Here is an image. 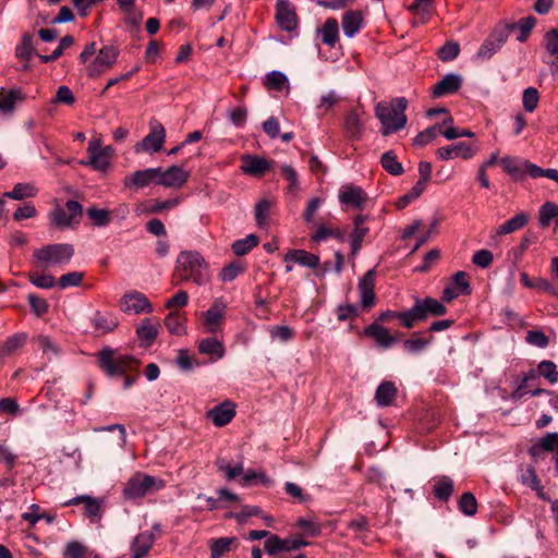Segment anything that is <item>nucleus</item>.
I'll return each instance as SVG.
<instances>
[{
  "mask_svg": "<svg viewBox=\"0 0 558 558\" xmlns=\"http://www.w3.org/2000/svg\"><path fill=\"white\" fill-rule=\"evenodd\" d=\"M447 313V307L437 299L426 296L424 299H415L414 305L404 312L386 311L383 312L378 320L388 322L390 319H399L401 326L411 329L415 324L425 322L429 316L437 317Z\"/></svg>",
  "mask_w": 558,
  "mask_h": 558,
  "instance_id": "obj_1",
  "label": "nucleus"
},
{
  "mask_svg": "<svg viewBox=\"0 0 558 558\" xmlns=\"http://www.w3.org/2000/svg\"><path fill=\"white\" fill-rule=\"evenodd\" d=\"M408 108V100L404 97H398L390 102L380 101L376 105L375 116L380 121L381 134L388 136L402 130L408 118L405 110Z\"/></svg>",
  "mask_w": 558,
  "mask_h": 558,
  "instance_id": "obj_2",
  "label": "nucleus"
},
{
  "mask_svg": "<svg viewBox=\"0 0 558 558\" xmlns=\"http://www.w3.org/2000/svg\"><path fill=\"white\" fill-rule=\"evenodd\" d=\"M175 276L181 282L192 280L197 286H204L210 280L208 265L196 251H184L179 254Z\"/></svg>",
  "mask_w": 558,
  "mask_h": 558,
  "instance_id": "obj_3",
  "label": "nucleus"
},
{
  "mask_svg": "<svg viewBox=\"0 0 558 558\" xmlns=\"http://www.w3.org/2000/svg\"><path fill=\"white\" fill-rule=\"evenodd\" d=\"M513 31H517V40L523 41V19L515 23H499L478 48L476 59H490Z\"/></svg>",
  "mask_w": 558,
  "mask_h": 558,
  "instance_id": "obj_4",
  "label": "nucleus"
},
{
  "mask_svg": "<svg viewBox=\"0 0 558 558\" xmlns=\"http://www.w3.org/2000/svg\"><path fill=\"white\" fill-rule=\"evenodd\" d=\"M98 366L109 377L125 375L138 367L140 362L131 356L119 354L110 347H105L97 353Z\"/></svg>",
  "mask_w": 558,
  "mask_h": 558,
  "instance_id": "obj_5",
  "label": "nucleus"
},
{
  "mask_svg": "<svg viewBox=\"0 0 558 558\" xmlns=\"http://www.w3.org/2000/svg\"><path fill=\"white\" fill-rule=\"evenodd\" d=\"M74 255V247L68 243L48 244L34 252V258L45 266L65 265Z\"/></svg>",
  "mask_w": 558,
  "mask_h": 558,
  "instance_id": "obj_6",
  "label": "nucleus"
},
{
  "mask_svg": "<svg viewBox=\"0 0 558 558\" xmlns=\"http://www.w3.org/2000/svg\"><path fill=\"white\" fill-rule=\"evenodd\" d=\"M163 486L162 480H157L151 475L138 472L126 482L123 495L126 499H137L154 490H159Z\"/></svg>",
  "mask_w": 558,
  "mask_h": 558,
  "instance_id": "obj_7",
  "label": "nucleus"
},
{
  "mask_svg": "<svg viewBox=\"0 0 558 558\" xmlns=\"http://www.w3.org/2000/svg\"><path fill=\"white\" fill-rule=\"evenodd\" d=\"M83 216V206L73 199H69L64 207L57 206L49 219L59 229L75 228Z\"/></svg>",
  "mask_w": 558,
  "mask_h": 558,
  "instance_id": "obj_8",
  "label": "nucleus"
},
{
  "mask_svg": "<svg viewBox=\"0 0 558 558\" xmlns=\"http://www.w3.org/2000/svg\"><path fill=\"white\" fill-rule=\"evenodd\" d=\"M120 308L125 314L151 313L153 305L149 300L138 291H130L125 293L120 301Z\"/></svg>",
  "mask_w": 558,
  "mask_h": 558,
  "instance_id": "obj_9",
  "label": "nucleus"
},
{
  "mask_svg": "<svg viewBox=\"0 0 558 558\" xmlns=\"http://www.w3.org/2000/svg\"><path fill=\"white\" fill-rule=\"evenodd\" d=\"M166 138V130L160 122L154 121L150 123L149 133L138 143L135 150L157 153L162 148Z\"/></svg>",
  "mask_w": 558,
  "mask_h": 558,
  "instance_id": "obj_10",
  "label": "nucleus"
},
{
  "mask_svg": "<svg viewBox=\"0 0 558 558\" xmlns=\"http://www.w3.org/2000/svg\"><path fill=\"white\" fill-rule=\"evenodd\" d=\"M276 21L278 26L286 32H292L298 27V15L295 8L289 0L277 1Z\"/></svg>",
  "mask_w": 558,
  "mask_h": 558,
  "instance_id": "obj_11",
  "label": "nucleus"
},
{
  "mask_svg": "<svg viewBox=\"0 0 558 558\" xmlns=\"http://www.w3.org/2000/svg\"><path fill=\"white\" fill-rule=\"evenodd\" d=\"M118 58V50L112 46L101 48L94 60L87 68L89 76H98L105 70L111 68Z\"/></svg>",
  "mask_w": 558,
  "mask_h": 558,
  "instance_id": "obj_12",
  "label": "nucleus"
},
{
  "mask_svg": "<svg viewBox=\"0 0 558 558\" xmlns=\"http://www.w3.org/2000/svg\"><path fill=\"white\" fill-rule=\"evenodd\" d=\"M189 178L190 172L184 170L183 167L171 166L165 171L159 168L157 184L163 185L166 187H181L186 183Z\"/></svg>",
  "mask_w": 558,
  "mask_h": 558,
  "instance_id": "obj_13",
  "label": "nucleus"
},
{
  "mask_svg": "<svg viewBox=\"0 0 558 558\" xmlns=\"http://www.w3.org/2000/svg\"><path fill=\"white\" fill-rule=\"evenodd\" d=\"M226 304L221 299L215 300L213 305L204 313L203 324L208 332L215 333L225 320Z\"/></svg>",
  "mask_w": 558,
  "mask_h": 558,
  "instance_id": "obj_14",
  "label": "nucleus"
},
{
  "mask_svg": "<svg viewBox=\"0 0 558 558\" xmlns=\"http://www.w3.org/2000/svg\"><path fill=\"white\" fill-rule=\"evenodd\" d=\"M158 175L159 168L137 170L124 178V186L129 189H143L148 186L150 183L157 184Z\"/></svg>",
  "mask_w": 558,
  "mask_h": 558,
  "instance_id": "obj_15",
  "label": "nucleus"
},
{
  "mask_svg": "<svg viewBox=\"0 0 558 558\" xmlns=\"http://www.w3.org/2000/svg\"><path fill=\"white\" fill-rule=\"evenodd\" d=\"M235 416V405L232 401L226 400L207 412V417L217 427L229 424Z\"/></svg>",
  "mask_w": 558,
  "mask_h": 558,
  "instance_id": "obj_16",
  "label": "nucleus"
},
{
  "mask_svg": "<svg viewBox=\"0 0 558 558\" xmlns=\"http://www.w3.org/2000/svg\"><path fill=\"white\" fill-rule=\"evenodd\" d=\"M369 219L367 215H357L353 219V230L350 233L351 255H356L363 244L364 238L368 233L369 229L365 226Z\"/></svg>",
  "mask_w": 558,
  "mask_h": 558,
  "instance_id": "obj_17",
  "label": "nucleus"
},
{
  "mask_svg": "<svg viewBox=\"0 0 558 558\" xmlns=\"http://www.w3.org/2000/svg\"><path fill=\"white\" fill-rule=\"evenodd\" d=\"M375 269L365 272L359 282V291L361 295V304L367 308L375 304Z\"/></svg>",
  "mask_w": 558,
  "mask_h": 558,
  "instance_id": "obj_18",
  "label": "nucleus"
},
{
  "mask_svg": "<svg viewBox=\"0 0 558 558\" xmlns=\"http://www.w3.org/2000/svg\"><path fill=\"white\" fill-rule=\"evenodd\" d=\"M462 86V77L459 74L450 73L444 76L432 89L434 98L444 97L457 93Z\"/></svg>",
  "mask_w": 558,
  "mask_h": 558,
  "instance_id": "obj_19",
  "label": "nucleus"
},
{
  "mask_svg": "<svg viewBox=\"0 0 558 558\" xmlns=\"http://www.w3.org/2000/svg\"><path fill=\"white\" fill-rule=\"evenodd\" d=\"M242 166L241 169L244 173L260 177L269 170L271 161L256 156V155H243L241 157Z\"/></svg>",
  "mask_w": 558,
  "mask_h": 558,
  "instance_id": "obj_20",
  "label": "nucleus"
},
{
  "mask_svg": "<svg viewBox=\"0 0 558 558\" xmlns=\"http://www.w3.org/2000/svg\"><path fill=\"white\" fill-rule=\"evenodd\" d=\"M87 151L89 159L87 161H81L84 166H90L97 171H106L110 166V160L107 159L100 151V140H92L88 144Z\"/></svg>",
  "mask_w": 558,
  "mask_h": 558,
  "instance_id": "obj_21",
  "label": "nucleus"
},
{
  "mask_svg": "<svg viewBox=\"0 0 558 558\" xmlns=\"http://www.w3.org/2000/svg\"><path fill=\"white\" fill-rule=\"evenodd\" d=\"M84 504L85 514L90 519H100L101 517V504L98 499L88 496L81 495L72 499H69L62 504L63 507L76 506Z\"/></svg>",
  "mask_w": 558,
  "mask_h": 558,
  "instance_id": "obj_22",
  "label": "nucleus"
},
{
  "mask_svg": "<svg viewBox=\"0 0 558 558\" xmlns=\"http://www.w3.org/2000/svg\"><path fill=\"white\" fill-rule=\"evenodd\" d=\"M436 154L437 157L442 160H449L457 157L470 159L473 156L474 150L469 144L458 143L454 145L440 147L437 149Z\"/></svg>",
  "mask_w": 558,
  "mask_h": 558,
  "instance_id": "obj_23",
  "label": "nucleus"
},
{
  "mask_svg": "<svg viewBox=\"0 0 558 558\" xmlns=\"http://www.w3.org/2000/svg\"><path fill=\"white\" fill-rule=\"evenodd\" d=\"M343 129L350 140L359 141L362 137L364 124L361 120V112L359 110H351L347 113L343 122Z\"/></svg>",
  "mask_w": 558,
  "mask_h": 558,
  "instance_id": "obj_24",
  "label": "nucleus"
},
{
  "mask_svg": "<svg viewBox=\"0 0 558 558\" xmlns=\"http://www.w3.org/2000/svg\"><path fill=\"white\" fill-rule=\"evenodd\" d=\"M155 543L153 532L146 531L138 534L131 545V558H145Z\"/></svg>",
  "mask_w": 558,
  "mask_h": 558,
  "instance_id": "obj_25",
  "label": "nucleus"
},
{
  "mask_svg": "<svg viewBox=\"0 0 558 558\" xmlns=\"http://www.w3.org/2000/svg\"><path fill=\"white\" fill-rule=\"evenodd\" d=\"M398 395V389L393 381L385 380L375 391V401L378 407L386 408L393 403Z\"/></svg>",
  "mask_w": 558,
  "mask_h": 558,
  "instance_id": "obj_26",
  "label": "nucleus"
},
{
  "mask_svg": "<svg viewBox=\"0 0 558 558\" xmlns=\"http://www.w3.org/2000/svg\"><path fill=\"white\" fill-rule=\"evenodd\" d=\"M339 201L354 208H362L366 202V194L360 186L348 185L339 193Z\"/></svg>",
  "mask_w": 558,
  "mask_h": 558,
  "instance_id": "obj_27",
  "label": "nucleus"
},
{
  "mask_svg": "<svg viewBox=\"0 0 558 558\" xmlns=\"http://www.w3.org/2000/svg\"><path fill=\"white\" fill-rule=\"evenodd\" d=\"M158 323H153L150 318L142 320L141 325L136 328V335L141 342V347H150L158 336Z\"/></svg>",
  "mask_w": 558,
  "mask_h": 558,
  "instance_id": "obj_28",
  "label": "nucleus"
},
{
  "mask_svg": "<svg viewBox=\"0 0 558 558\" xmlns=\"http://www.w3.org/2000/svg\"><path fill=\"white\" fill-rule=\"evenodd\" d=\"M363 14L361 11L351 10L343 14L342 16V29L347 37L352 38L363 25Z\"/></svg>",
  "mask_w": 558,
  "mask_h": 558,
  "instance_id": "obj_29",
  "label": "nucleus"
},
{
  "mask_svg": "<svg viewBox=\"0 0 558 558\" xmlns=\"http://www.w3.org/2000/svg\"><path fill=\"white\" fill-rule=\"evenodd\" d=\"M365 333L372 337L383 348H390L397 342V339L389 332V330L377 323H373L365 329Z\"/></svg>",
  "mask_w": 558,
  "mask_h": 558,
  "instance_id": "obj_30",
  "label": "nucleus"
},
{
  "mask_svg": "<svg viewBox=\"0 0 558 558\" xmlns=\"http://www.w3.org/2000/svg\"><path fill=\"white\" fill-rule=\"evenodd\" d=\"M286 262H294L308 268H316L319 265V257L304 250H290L286 257Z\"/></svg>",
  "mask_w": 558,
  "mask_h": 558,
  "instance_id": "obj_31",
  "label": "nucleus"
},
{
  "mask_svg": "<svg viewBox=\"0 0 558 558\" xmlns=\"http://www.w3.org/2000/svg\"><path fill=\"white\" fill-rule=\"evenodd\" d=\"M318 31L322 34L323 44L333 48L339 40L338 21L333 17L327 19Z\"/></svg>",
  "mask_w": 558,
  "mask_h": 558,
  "instance_id": "obj_32",
  "label": "nucleus"
},
{
  "mask_svg": "<svg viewBox=\"0 0 558 558\" xmlns=\"http://www.w3.org/2000/svg\"><path fill=\"white\" fill-rule=\"evenodd\" d=\"M38 189L33 183H16L12 191L3 193V198H11L15 201H23L26 198L35 197Z\"/></svg>",
  "mask_w": 558,
  "mask_h": 558,
  "instance_id": "obj_33",
  "label": "nucleus"
},
{
  "mask_svg": "<svg viewBox=\"0 0 558 558\" xmlns=\"http://www.w3.org/2000/svg\"><path fill=\"white\" fill-rule=\"evenodd\" d=\"M23 100V96L17 89L5 90L0 89V111L3 113H10L14 109L16 101Z\"/></svg>",
  "mask_w": 558,
  "mask_h": 558,
  "instance_id": "obj_34",
  "label": "nucleus"
},
{
  "mask_svg": "<svg viewBox=\"0 0 558 558\" xmlns=\"http://www.w3.org/2000/svg\"><path fill=\"white\" fill-rule=\"evenodd\" d=\"M539 450L555 451L558 454V433H549L542 437L536 445L530 448L529 452L535 456Z\"/></svg>",
  "mask_w": 558,
  "mask_h": 558,
  "instance_id": "obj_35",
  "label": "nucleus"
},
{
  "mask_svg": "<svg viewBox=\"0 0 558 558\" xmlns=\"http://www.w3.org/2000/svg\"><path fill=\"white\" fill-rule=\"evenodd\" d=\"M520 165L521 163L519 158H512L509 156L500 158L499 160V166L501 167L502 171L507 172L513 181L523 180V172Z\"/></svg>",
  "mask_w": 558,
  "mask_h": 558,
  "instance_id": "obj_36",
  "label": "nucleus"
},
{
  "mask_svg": "<svg viewBox=\"0 0 558 558\" xmlns=\"http://www.w3.org/2000/svg\"><path fill=\"white\" fill-rule=\"evenodd\" d=\"M380 165L391 175H401L404 172L393 150H388L381 155Z\"/></svg>",
  "mask_w": 558,
  "mask_h": 558,
  "instance_id": "obj_37",
  "label": "nucleus"
},
{
  "mask_svg": "<svg viewBox=\"0 0 558 558\" xmlns=\"http://www.w3.org/2000/svg\"><path fill=\"white\" fill-rule=\"evenodd\" d=\"M433 492L437 499L447 501L453 493V481L448 476H441L434 484Z\"/></svg>",
  "mask_w": 558,
  "mask_h": 558,
  "instance_id": "obj_38",
  "label": "nucleus"
},
{
  "mask_svg": "<svg viewBox=\"0 0 558 558\" xmlns=\"http://www.w3.org/2000/svg\"><path fill=\"white\" fill-rule=\"evenodd\" d=\"M198 351L202 354L215 355L218 359L222 357L225 354L222 342L215 338L203 339L198 344Z\"/></svg>",
  "mask_w": 558,
  "mask_h": 558,
  "instance_id": "obj_39",
  "label": "nucleus"
},
{
  "mask_svg": "<svg viewBox=\"0 0 558 558\" xmlns=\"http://www.w3.org/2000/svg\"><path fill=\"white\" fill-rule=\"evenodd\" d=\"M118 320L111 315H102L96 313L93 318V325L97 331L101 333H108L113 331L118 327Z\"/></svg>",
  "mask_w": 558,
  "mask_h": 558,
  "instance_id": "obj_40",
  "label": "nucleus"
},
{
  "mask_svg": "<svg viewBox=\"0 0 558 558\" xmlns=\"http://www.w3.org/2000/svg\"><path fill=\"white\" fill-rule=\"evenodd\" d=\"M557 218L556 225L558 226V205L553 202L544 203L538 211V220L541 227H548L553 219Z\"/></svg>",
  "mask_w": 558,
  "mask_h": 558,
  "instance_id": "obj_41",
  "label": "nucleus"
},
{
  "mask_svg": "<svg viewBox=\"0 0 558 558\" xmlns=\"http://www.w3.org/2000/svg\"><path fill=\"white\" fill-rule=\"evenodd\" d=\"M434 0H414L409 5V11L420 16L422 22L427 21L433 12Z\"/></svg>",
  "mask_w": 558,
  "mask_h": 558,
  "instance_id": "obj_42",
  "label": "nucleus"
},
{
  "mask_svg": "<svg viewBox=\"0 0 558 558\" xmlns=\"http://www.w3.org/2000/svg\"><path fill=\"white\" fill-rule=\"evenodd\" d=\"M86 214L95 227H106L111 221V211L108 209L89 207Z\"/></svg>",
  "mask_w": 558,
  "mask_h": 558,
  "instance_id": "obj_43",
  "label": "nucleus"
},
{
  "mask_svg": "<svg viewBox=\"0 0 558 558\" xmlns=\"http://www.w3.org/2000/svg\"><path fill=\"white\" fill-rule=\"evenodd\" d=\"M236 542L235 537H220L210 543L211 558H220L231 549V545Z\"/></svg>",
  "mask_w": 558,
  "mask_h": 558,
  "instance_id": "obj_44",
  "label": "nucleus"
},
{
  "mask_svg": "<svg viewBox=\"0 0 558 558\" xmlns=\"http://www.w3.org/2000/svg\"><path fill=\"white\" fill-rule=\"evenodd\" d=\"M271 207L272 203L269 199H262L255 205L254 215L258 227L267 226Z\"/></svg>",
  "mask_w": 558,
  "mask_h": 558,
  "instance_id": "obj_45",
  "label": "nucleus"
},
{
  "mask_svg": "<svg viewBox=\"0 0 558 558\" xmlns=\"http://www.w3.org/2000/svg\"><path fill=\"white\" fill-rule=\"evenodd\" d=\"M258 244V238L255 234H248L244 239L236 240L232 244V251L236 256L247 254L252 248Z\"/></svg>",
  "mask_w": 558,
  "mask_h": 558,
  "instance_id": "obj_46",
  "label": "nucleus"
},
{
  "mask_svg": "<svg viewBox=\"0 0 558 558\" xmlns=\"http://www.w3.org/2000/svg\"><path fill=\"white\" fill-rule=\"evenodd\" d=\"M442 132L444 131H441V128L437 124L429 126L416 135V137L413 140V144L415 146L423 147L433 142L437 135L442 134Z\"/></svg>",
  "mask_w": 558,
  "mask_h": 558,
  "instance_id": "obj_47",
  "label": "nucleus"
},
{
  "mask_svg": "<svg viewBox=\"0 0 558 558\" xmlns=\"http://www.w3.org/2000/svg\"><path fill=\"white\" fill-rule=\"evenodd\" d=\"M34 53L33 37L29 34L23 35L22 41L15 50L16 57L21 60L29 61Z\"/></svg>",
  "mask_w": 558,
  "mask_h": 558,
  "instance_id": "obj_48",
  "label": "nucleus"
},
{
  "mask_svg": "<svg viewBox=\"0 0 558 558\" xmlns=\"http://www.w3.org/2000/svg\"><path fill=\"white\" fill-rule=\"evenodd\" d=\"M460 53V45L457 41H446L437 51L438 58L444 62L454 60Z\"/></svg>",
  "mask_w": 558,
  "mask_h": 558,
  "instance_id": "obj_49",
  "label": "nucleus"
},
{
  "mask_svg": "<svg viewBox=\"0 0 558 558\" xmlns=\"http://www.w3.org/2000/svg\"><path fill=\"white\" fill-rule=\"evenodd\" d=\"M433 340V336H430L428 339H423L418 337V333H413L411 338L404 341L403 345L408 352L418 353L423 351Z\"/></svg>",
  "mask_w": 558,
  "mask_h": 558,
  "instance_id": "obj_50",
  "label": "nucleus"
},
{
  "mask_svg": "<svg viewBox=\"0 0 558 558\" xmlns=\"http://www.w3.org/2000/svg\"><path fill=\"white\" fill-rule=\"evenodd\" d=\"M537 373L547 379L550 384H556L558 381L557 366L551 361H542L537 366Z\"/></svg>",
  "mask_w": 558,
  "mask_h": 558,
  "instance_id": "obj_51",
  "label": "nucleus"
},
{
  "mask_svg": "<svg viewBox=\"0 0 558 558\" xmlns=\"http://www.w3.org/2000/svg\"><path fill=\"white\" fill-rule=\"evenodd\" d=\"M459 510L468 517H472L477 511V501L472 493H464L459 500Z\"/></svg>",
  "mask_w": 558,
  "mask_h": 558,
  "instance_id": "obj_52",
  "label": "nucleus"
},
{
  "mask_svg": "<svg viewBox=\"0 0 558 558\" xmlns=\"http://www.w3.org/2000/svg\"><path fill=\"white\" fill-rule=\"evenodd\" d=\"M183 317L179 312H171L165 318V326L173 335H182L184 331Z\"/></svg>",
  "mask_w": 558,
  "mask_h": 558,
  "instance_id": "obj_53",
  "label": "nucleus"
},
{
  "mask_svg": "<svg viewBox=\"0 0 558 558\" xmlns=\"http://www.w3.org/2000/svg\"><path fill=\"white\" fill-rule=\"evenodd\" d=\"M451 286L462 295H470L472 293L469 275L465 271H457L452 277Z\"/></svg>",
  "mask_w": 558,
  "mask_h": 558,
  "instance_id": "obj_54",
  "label": "nucleus"
},
{
  "mask_svg": "<svg viewBox=\"0 0 558 558\" xmlns=\"http://www.w3.org/2000/svg\"><path fill=\"white\" fill-rule=\"evenodd\" d=\"M523 228V213L517 214L513 218L499 226L497 234L505 235Z\"/></svg>",
  "mask_w": 558,
  "mask_h": 558,
  "instance_id": "obj_55",
  "label": "nucleus"
},
{
  "mask_svg": "<svg viewBox=\"0 0 558 558\" xmlns=\"http://www.w3.org/2000/svg\"><path fill=\"white\" fill-rule=\"evenodd\" d=\"M288 83L287 76L279 71H271L266 75L265 86L268 89L281 90Z\"/></svg>",
  "mask_w": 558,
  "mask_h": 558,
  "instance_id": "obj_56",
  "label": "nucleus"
},
{
  "mask_svg": "<svg viewBox=\"0 0 558 558\" xmlns=\"http://www.w3.org/2000/svg\"><path fill=\"white\" fill-rule=\"evenodd\" d=\"M216 465L218 471L222 472L228 481H232L243 473L242 463H238L236 465L231 466L223 459H219L216 461Z\"/></svg>",
  "mask_w": 558,
  "mask_h": 558,
  "instance_id": "obj_57",
  "label": "nucleus"
},
{
  "mask_svg": "<svg viewBox=\"0 0 558 558\" xmlns=\"http://www.w3.org/2000/svg\"><path fill=\"white\" fill-rule=\"evenodd\" d=\"M28 279L35 287L41 289H50L56 284V279L52 275L31 272Z\"/></svg>",
  "mask_w": 558,
  "mask_h": 558,
  "instance_id": "obj_58",
  "label": "nucleus"
},
{
  "mask_svg": "<svg viewBox=\"0 0 558 558\" xmlns=\"http://www.w3.org/2000/svg\"><path fill=\"white\" fill-rule=\"evenodd\" d=\"M27 300H28L29 306L32 308V312L36 316L40 317L48 312L49 305L45 299H43L34 293H31V294H28Z\"/></svg>",
  "mask_w": 558,
  "mask_h": 558,
  "instance_id": "obj_59",
  "label": "nucleus"
},
{
  "mask_svg": "<svg viewBox=\"0 0 558 558\" xmlns=\"http://www.w3.org/2000/svg\"><path fill=\"white\" fill-rule=\"evenodd\" d=\"M84 278V272L81 271H72L61 276L58 280V284L61 289H66L69 287H77L81 284Z\"/></svg>",
  "mask_w": 558,
  "mask_h": 558,
  "instance_id": "obj_60",
  "label": "nucleus"
},
{
  "mask_svg": "<svg viewBox=\"0 0 558 558\" xmlns=\"http://www.w3.org/2000/svg\"><path fill=\"white\" fill-rule=\"evenodd\" d=\"M348 529L352 531L356 537H361L362 534L368 532V519L364 515H357L348 523Z\"/></svg>",
  "mask_w": 558,
  "mask_h": 558,
  "instance_id": "obj_61",
  "label": "nucleus"
},
{
  "mask_svg": "<svg viewBox=\"0 0 558 558\" xmlns=\"http://www.w3.org/2000/svg\"><path fill=\"white\" fill-rule=\"evenodd\" d=\"M525 341L541 349L546 348L549 343L548 337L541 330H529Z\"/></svg>",
  "mask_w": 558,
  "mask_h": 558,
  "instance_id": "obj_62",
  "label": "nucleus"
},
{
  "mask_svg": "<svg viewBox=\"0 0 558 558\" xmlns=\"http://www.w3.org/2000/svg\"><path fill=\"white\" fill-rule=\"evenodd\" d=\"M86 551H87V549L82 543L73 541V542H70L66 544L64 551H63V557L64 558H84Z\"/></svg>",
  "mask_w": 558,
  "mask_h": 558,
  "instance_id": "obj_63",
  "label": "nucleus"
},
{
  "mask_svg": "<svg viewBox=\"0 0 558 558\" xmlns=\"http://www.w3.org/2000/svg\"><path fill=\"white\" fill-rule=\"evenodd\" d=\"M547 51L558 58V29L554 28L546 33L544 37Z\"/></svg>",
  "mask_w": 558,
  "mask_h": 558,
  "instance_id": "obj_64",
  "label": "nucleus"
}]
</instances>
